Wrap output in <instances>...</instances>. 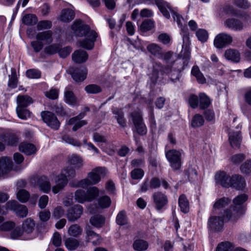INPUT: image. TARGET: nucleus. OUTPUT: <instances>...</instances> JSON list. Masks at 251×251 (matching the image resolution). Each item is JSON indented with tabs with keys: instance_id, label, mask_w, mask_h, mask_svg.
<instances>
[{
	"instance_id": "1",
	"label": "nucleus",
	"mask_w": 251,
	"mask_h": 251,
	"mask_svg": "<svg viewBox=\"0 0 251 251\" xmlns=\"http://www.w3.org/2000/svg\"><path fill=\"white\" fill-rule=\"evenodd\" d=\"M71 29L75 36L83 37L78 41L80 47L87 50L93 48L97 35L88 25L83 24L81 20H76L73 23Z\"/></svg>"
},
{
	"instance_id": "2",
	"label": "nucleus",
	"mask_w": 251,
	"mask_h": 251,
	"mask_svg": "<svg viewBox=\"0 0 251 251\" xmlns=\"http://www.w3.org/2000/svg\"><path fill=\"white\" fill-rule=\"evenodd\" d=\"M247 199L248 197L245 194L235 198L233 200V206L225 212V220H235L241 216L245 212L242 205Z\"/></svg>"
},
{
	"instance_id": "3",
	"label": "nucleus",
	"mask_w": 251,
	"mask_h": 251,
	"mask_svg": "<svg viewBox=\"0 0 251 251\" xmlns=\"http://www.w3.org/2000/svg\"><path fill=\"white\" fill-rule=\"evenodd\" d=\"M106 170L104 167H97L92 170L86 178L81 180L78 186L82 188H86L90 185L96 184L100 180V178L106 174Z\"/></svg>"
},
{
	"instance_id": "4",
	"label": "nucleus",
	"mask_w": 251,
	"mask_h": 251,
	"mask_svg": "<svg viewBox=\"0 0 251 251\" xmlns=\"http://www.w3.org/2000/svg\"><path fill=\"white\" fill-rule=\"evenodd\" d=\"M156 3L160 12L162 13L163 16L168 19L170 18V13L168 10V9H169L172 13L174 21L177 23V25L180 27H182L184 23V20L176 10L172 9L169 4L163 0H157Z\"/></svg>"
},
{
	"instance_id": "5",
	"label": "nucleus",
	"mask_w": 251,
	"mask_h": 251,
	"mask_svg": "<svg viewBox=\"0 0 251 251\" xmlns=\"http://www.w3.org/2000/svg\"><path fill=\"white\" fill-rule=\"evenodd\" d=\"M99 191L96 187H92L87 192L82 189L77 190L74 195V199L76 202L83 203L86 201H91L99 194Z\"/></svg>"
},
{
	"instance_id": "6",
	"label": "nucleus",
	"mask_w": 251,
	"mask_h": 251,
	"mask_svg": "<svg viewBox=\"0 0 251 251\" xmlns=\"http://www.w3.org/2000/svg\"><path fill=\"white\" fill-rule=\"evenodd\" d=\"M182 151L171 150L166 152V156L170 163L171 167L174 170L180 169L181 165Z\"/></svg>"
},
{
	"instance_id": "7",
	"label": "nucleus",
	"mask_w": 251,
	"mask_h": 251,
	"mask_svg": "<svg viewBox=\"0 0 251 251\" xmlns=\"http://www.w3.org/2000/svg\"><path fill=\"white\" fill-rule=\"evenodd\" d=\"M241 125H238L235 128L232 126L228 132V140L231 146L233 148H239L242 142L241 132Z\"/></svg>"
},
{
	"instance_id": "8",
	"label": "nucleus",
	"mask_w": 251,
	"mask_h": 251,
	"mask_svg": "<svg viewBox=\"0 0 251 251\" xmlns=\"http://www.w3.org/2000/svg\"><path fill=\"white\" fill-rule=\"evenodd\" d=\"M130 116L137 132L141 135L145 134L147 128L143 121L141 112L135 111L130 114Z\"/></svg>"
},
{
	"instance_id": "9",
	"label": "nucleus",
	"mask_w": 251,
	"mask_h": 251,
	"mask_svg": "<svg viewBox=\"0 0 251 251\" xmlns=\"http://www.w3.org/2000/svg\"><path fill=\"white\" fill-rule=\"evenodd\" d=\"M232 42L233 38L231 35L222 32L215 36L214 40V46L217 49H222L230 45Z\"/></svg>"
},
{
	"instance_id": "10",
	"label": "nucleus",
	"mask_w": 251,
	"mask_h": 251,
	"mask_svg": "<svg viewBox=\"0 0 251 251\" xmlns=\"http://www.w3.org/2000/svg\"><path fill=\"white\" fill-rule=\"evenodd\" d=\"M6 210H13L18 216L22 218L26 217L28 213V210L26 206L19 204L16 201H9L6 204Z\"/></svg>"
},
{
	"instance_id": "11",
	"label": "nucleus",
	"mask_w": 251,
	"mask_h": 251,
	"mask_svg": "<svg viewBox=\"0 0 251 251\" xmlns=\"http://www.w3.org/2000/svg\"><path fill=\"white\" fill-rule=\"evenodd\" d=\"M41 116L43 121L49 126L55 130L59 128L60 123L53 113L50 112H42Z\"/></svg>"
},
{
	"instance_id": "12",
	"label": "nucleus",
	"mask_w": 251,
	"mask_h": 251,
	"mask_svg": "<svg viewBox=\"0 0 251 251\" xmlns=\"http://www.w3.org/2000/svg\"><path fill=\"white\" fill-rule=\"evenodd\" d=\"M55 185L52 187V191L54 194H57L63 190L68 183V179L63 174L56 175L53 177Z\"/></svg>"
},
{
	"instance_id": "13",
	"label": "nucleus",
	"mask_w": 251,
	"mask_h": 251,
	"mask_svg": "<svg viewBox=\"0 0 251 251\" xmlns=\"http://www.w3.org/2000/svg\"><path fill=\"white\" fill-rule=\"evenodd\" d=\"M224 226V220L220 216H211L208 221V227L212 230L221 231Z\"/></svg>"
},
{
	"instance_id": "14",
	"label": "nucleus",
	"mask_w": 251,
	"mask_h": 251,
	"mask_svg": "<svg viewBox=\"0 0 251 251\" xmlns=\"http://www.w3.org/2000/svg\"><path fill=\"white\" fill-rule=\"evenodd\" d=\"M83 211V209L82 206L79 204L75 205L67 211L66 217L69 221L74 222L81 217Z\"/></svg>"
},
{
	"instance_id": "15",
	"label": "nucleus",
	"mask_w": 251,
	"mask_h": 251,
	"mask_svg": "<svg viewBox=\"0 0 251 251\" xmlns=\"http://www.w3.org/2000/svg\"><path fill=\"white\" fill-rule=\"evenodd\" d=\"M152 199L155 208L157 210L161 209L168 203L167 196L164 194L160 192L154 193L152 195Z\"/></svg>"
},
{
	"instance_id": "16",
	"label": "nucleus",
	"mask_w": 251,
	"mask_h": 251,
	"mask_svg": "<svg viewBox=\"0 0 251 251\" xmlns=\"http://www.w3.org/2000/svg\"><path fill=\"white\" fill-rule=\"evenodd\" d=\"M73 79L76 82H80L84 80L87 75V71L85 68H71L69 70Z\"/></svg>"
},
{
	"instance_id": "17",
	"label": "nucleus",
	"mask_w": 251,
	"mask_h": 251,
	"mask_svg": "<svg viewBox=\"0 0 251 251\" xmlns=\"http://www.w3.org/2000/svg\"><path fill=\"white\" fill-rule=\"evenodd\" d=\"M215 180L217 183L223 187H228L231 185V177H230L225 172H218L215 175Z\"/></svg>"
},
{
	"instance_id": "18",
	"label": "nucleus",
	"mask_w": 251,
	"mask_h": 251,
	"mask_svg": "<svg viewBox=\"0 0 251 251\" xmlns=\"http://www.w3.org/2000/svg\"><path fill=\"white\" fill-rule=\"evenodd\" d=\"M13 167L12 160L7 157H2L0 158V176L8 173Z\"/></svg>"
},
{
	"instance_id": "19",
	"label": "nucleus",
	"mask_w": 251,
	"mask_h": 251,
	"mask_svg": "<svg viewBox=\"0 0 251 251\" xmlns=\"http://www.w3.org/2000/svg\"><path fill=\"white\" fill-rule=\"evenodd\" d=\"M226 27L235 31H240L243 28V24L239 20L229 18L224 23Z\"/></svg>"
},
{
	"instance_id": "20",
	"label": "nucleus",
	"mask_w": 251,
	"mask_h": 251,
	"mask_svg": "<svg viewBox=\"0 0 251 251\" xmlns=\"http://www.w3.org/2000/svg\"><path fill=\"white\" fill-rule=\"evenodd\" d=\"M35 224L31 218L25 220L22 224V229L27 237L33 236L32 233L34 229Z\"/></svg>"
},
{
	"instance_id": "21",
	"label": "nucleus",
	"mask_w": 251,
	"mask_h": 251,
	"mask_svg": "<svg viewBox=\"0 0 251 251\" xmlns=\"http://www.w3.org/2000/svg\"><path fill=\"white\" fill-rule=\"evenodd\" d=\"M112 112L115 115V118L116 119L118 124L122 127H125L126 126V121L122 109L113 107L112 108Z\"/></svg>"
},
{
	"instance_id": "22",
	"label": "nucleus",
	"mask_w": 251,
	"mask_h": 251,
	"mask_svg": "<svg viewBox=\"0 0 251 251\" xmlns=\"http://www.w3.org/2000/svg\"><path fill=\"white\" fill-rule=\"evenodd\" d=\"M246 186V182L244 178L241 176L234 175L231 177L230 186L237 190H242Z\"/></svg>"
},
{
	"instance_id": "23",
	"label": "nucleus",
	"mask_w": 251,
	"mask_h": 251,
	"mask_svg": "<svg viewBox=\"0 0 251 251\" xmlns=\"http://www.w3.org/2000/svg\"><path fill=\"white\" fill-rule=\"evenodd\" d=\"M64 98L65 101L69 105L75 106L78 103V101L77 99L69 87L65 88Z\"/></svg>"
},
{
	"instance_id": "24",
	"label": "nucleus",
	"mask_w": 251,
	"mask_h": 251,
	"mask_svg": "<svg viewBox=\"0 0 251 251\" xmlns=\"http://www.w3.org/2000/svg\"><path fill=\"white\" fill-rule=\"evenodd\" d=\"M40 190L44 193H48L51 189V185L49 178L45 176H41L38 181Z\"/></svg>"
},
{
	"instance_id": "25",
	"label": "nucleus",
	"mask_w": 251,
	"mask_h": 251,
	"mask_svg": "<svg viewBox=\"0 0 251 251\" xmlns=\"http://www.w3.org/2000/svg\"><path fill=\"white\" fill-rule=\"evenodd\" d=\"M224 55L226 59L234 62H238L240 60V53L235 49H229L226 50Z\"/></svg>"
},
{
	"instance_id": "26",
	"label": "nucleus",
	"mask_w": 251,
	"mask_h": 251,
	"mask_svg": "<svg viewBox=\"0 0 251 251\" xmlns=\"http://www.w3.org/2000/svg\"><path fill=\"white\" fill-rule=\"evenodd\" d=\"M67 162L69 165L73 166L76 169L81 168L83 165L82 158L76 154L69 156Z\"/></svg>"
},
{
	"instance_id": "27",
	"label": "nucleus",
	"mask_w": 251,
	"mask_h": 251,
	"mask_svg": "<svg viewBox=\"0 0 251 251\" xmlns=\"http://www.w3.org/2000/svg\"><path fill=\"white\" fill-rule=\"evenodd\" d=\"M86 238L87 242H91L94 246L100 245L102 241L100 236L91 230H86Z\"/></svg>"
},
{
	"instance_id": "28",
	"label": "nucleus",
	"mask_w": 251,
	"mask_h": 251,
	"mask_svg": "<svg viewBox=\"0 0 251 251\" xmlns=\"http://www.w3.org/2000/svg\"><path fill=\"white\" fill-rule=\"evenodd\" d=\"M52 32L47 30L38 33L36 35V39L41 41L43 44H49L52 41Z\"/></svg>"
},
{
	"instance_id": "29",
	"label": "nucleus",
	"mask_w": 251,
	"mask_h": 251,
	"mask_svg": "<svg viewBox=\"0 0 251 251\" xmlns=\"http://www.w3.org/2000/svg\"><path fill=\"white\" fill-rule=\"evenodd\" d=\"M72 58L74 62L81 63L88 59V54L85 51L78 50L75 51L72 54Z\"/></svg>"
},
{
	"instance_id": "30",
	"label": "nucleus",
	"mask_w": 251,
	"mask_h": 251,
	"mask_svg": "<svg viewBox=\"0 0 251 251\" xmlns=\"http://www.w3.org/2000/svg\"><path fill=\"white\" fill-rule=\"evenodd\" d=\"M19 150L20 151L28 155L34 154L36 151L35 146L30 143L21 144L19 146Z\"/></svg>"
},
{
	"instance_id": "31",
	"label": "nucleus",
	"mask_w": 251,
	"mask_h": 251,
	"mask_svg": "<svg viewBox=\"0 0 251 251\" xmlns=\"http://www.w3.org/2000/svg\"><path fill=\"white\" fill-rule=\"evenodd\" d=\"M75 17L74 12L70 9H64L62 10L59 19L63 22H69Z\"/></svg>"
},
{
	"instance_id": "32",
	"label": "nucleus",
	"mask_w": 251,
	"mask_h": 251,
	"mask_svg": "<svg viewBox=\"0 0 251 251\" xmlns=\"http://www.w3.org/2000/svg\"><path fill=\"white\" fill-rule=\"evenodd\" d=\"M147 49L152 55L158 58L162 57V49L158 45L154 43L150 44L147 47Z\"/></svg>"
},
{
	"instance_id": "33",
	"label": "nucleus",
	"mask_w": 251,
	"mask_h": 251,
	"mask_svg": "<svg viewBox=\"0 0 251 251\" xmlns=\"http://www.w3.org/2000/svg\"><path fill=\"white\" fill-rule=\"evenodd\" d=\"M17 106L25 108L33 102V100L30 97L25 96H18L17 98Z\"/></svg>"
},
{
	"instance_id": "34",
	"label": "nucleus",
	"mask_w": 251,
	"mask_h": 251,
	"mask_svg": "<svg viewBox=\"0 0 251 251\" xmlns=\"http://www.w3.org/2000/svg\"><path fill=\"white\" fill-rule=\"evenodd\" d=\"M11 237L13 239H17L22 237L23 239L29 240L33 239L34 236H29V237H27L25 234L22 228L21 229L20 227H18L11 233Z\"/></svg>"
},
{
	"instance_id": "35",
	"label": "nucleus",
	"mask_w": 251,
	"mask_h": 251,
	"mask_svg": "<svg viewBox=\"0 0 251 251\" xmlns=\"http://www.w3.org/2000/svg\"><path fill=\"white\" fill-rule=\"evenodd\" d=\"M178 204L181 211L187 213L189 211V202L187 198L184 195L180 196L178 199Z\"/></svg>"
},
{
	"instance_id": "36",
	"label": "nucleus",
	"mask_w": 251,
	"mask_h": 251,
	"mask_svg": "<svg viewBox=\"0 0 251 251\" xmlns=\"http://www.w3.org/2000/svg\"><path fill=\"white\" fill-rule=\"evenodd\" d=\"M192 75L194 76L197 81L201 84L206 83V79L200 71L199 68L197 66H194L191 70Z\"/></svg>"
},
{
	"instance_id": "37",
	"label": "nucleus",
	"mask_w": 251,
	"mask_h": 251,
	"mask_svg": "<svg viewBox=\"0 0 251 251\" xmlns=\"http://www.w3.org/2000/svg\"><path fill=\"white\" fill-rule=\"evenodd\" d=\"M87 123L86 121L80 120L77 117L72 118L68 122V125H74V126L73 127V130L74 131H76L81 126L86 125Z\"/></svg>"
},
{
	"instance_id": "38",
	"label": "nucleus",
	"mask_w": 251,
	"mask_h": 251,
	"mask_svg": "<svg viewBox=\"0 0 251 251\" xmlns=\"http://www.w3.org/2000/svg\"><path fill=\"white\" fill-rule=\"evenodd\" d=\"M148 247V243L142 239H137L133 244V248L136 251H145Z\"/></svg>"
},
{
	"instance_id": "39",
	"label": "nucleus",
	"mask_w": 251,
	"mask_h": 251,
	"mask_svg": "<svg viewBox=\"0 0 251 251\" xmlns=\"http://www.w3.org/2000/svg\"><path fill=\"white\" fill-rule=\"evenodd\" d=\"M90 222L93 226L100 227L104 224V218L101 215H94L91 218Z\"/></svg>"
},
{
	"instance_id": "40",
	"label": "nucleus",
	"mask_w": 251,
	"mask_h": 251,
	"mask_svg": "<svg viewBox=\"0 0 251 251\" xmlns=\"http://www.w3.org/2000/svg\"><path fill=\"white\" fill-rule=\"evenodd\" d=\"M65 245L68 250L74 251L78 247L79 243L77 239L70 237L65 240Z\"/></svg>"
},
{
	"instance_id": "41",
	"label": "nucleus",
	"mask_w": 251,
	"mask_h": 251,
	"mask_svg": "<svg viewBox=\"0 0 251 251\" xmlns=\"http://www.w3.org/2000/svg\"><path fill=\"white\" fill-rule=\"evenodd\" d=\"M230 202V200L227 198H222L217 200L213 205L214 211L224 207Z\"/></svg>"
},
{
	"instance_id": "42",
	"label": "nucleus",
	"mask_w": 251,
	"mask_h": 251,
	"mask_svg": "<svg viewBox=\"0 0 251 251\" xmlns=\"http://www.w3.org/2000/svg\"><path fill=\"white\" fill-rule=\"evenodd\" d=\"M82 232V229L76 224L72 225L68 230L69 235L76 237L80 235Z\"/></svg>"
},
{
	"instance_id": "43",
	"label": "nucleus",
	"mask_w": 251,
	"mask_h": 251,
	"mask_svg": "<svg viewBox=\"0 0 251 251\" xmlns=\"http://www.w3.org/2000/svg\"><path fill=\"white\" fill-rule=\"evenodd\" d=\"M199 99L200 106L201 109L208 107L211 103L210 99L204 93L200 94Z\"/></svg>"
},
{
	"instance_id": "44",
	"label": "nucleus",
	"mask_w": 251,
	"mask_h": 251,
	"mask_svg": "<svg viewBox=\"0 0 251 251\" xmlns=\"http://www.w3.org/2000/svg\"><path fill=\"white\" fill-rule=\"evenodd\" d=\"M196 35L198 39L202 43L206 42L209 36L208 32L202 28H200L196 31Z\"/></svg>"
},
{
	"instance_id": "45",
	"label": "nucleus",
	"mask_w": 251,
	"mask_h": 251,
	"mask_svg": "<svg viewBox=\"0 0 251 251\" xmlns=\"http://www.w3.org/2000/svg\"><path fill=\"white\" fill-rule=\"evenodd\" d=\"M98 202L100 207L101 208H106L110 206L111 203L110 198L107 196L100 197L98 200Z\"/></svg>"
},
{
	"instance_id": "46",
	"label": "nucleus",
	"mask_w": 251,
	"mask_h": 251,
	"mask_svg": "<svg viewBox=\"0 0 251 251\" xmlns=\"http://www.w3.org/2000/svg\"><path fill=\"white\" fill-rule=\"evenodd\" d=\"M15 223L11 221L3 222L0 224V231L8 232L15 227Z\"/></svg>"
},
{
	"instance_id": "47",
	"label": "nucleus",
	"mask_w": 251,
	"mask_h": 251,
	"mask_svg": "<svg viewBox=\"0 0 251 251\" xmlns=\"http://www.w3.org/2000/svg\"><path fill=\"white\" fill-rule=\"evenodd\" d=\"M16 112L19 118L23 120L27 119L30 116V112L25 108L17 107Z\"/></svg>"
},
{
	"instance_id": "48",
	"label": "nucleus",
	"mask_w": 251,
	"mask_h": 251,
	"mask_svg": "<svg viewBox=\"0 0 251 251\" xmlns=\"http://www.w3.org/2000/svg\"><path fill=\"white\" fill-rule=\"evenodd\" d=\"M204 120L203 117L200 114H196L194 116L191 122V125L193 127L196 128L202 126Z\"/></svg>"
},
{
	"instance_id": "49",
	"label": "nucleus",
	"mask_w": 251,
	"mask_h": 251,
	"mask_svg": "<svg viewBox=\"0 0 251 251\" xmlns=\"http://www.w3.org/2000/svg\"><path fill=\"white\" fill-rule=\"evenodd\" d=\"M30 197L29 193L24 189L19 190L17 193V198L22 202H26Z\"/></svg>"
},
{
	"instance_id": "50",
	"label": "nucleus",
	"mask_w": 251,
	"mask_h": 251,
	"mask_svg": "<svg viewBox=\"0 0 251 251\" xmlns=\"http://www.w3.org/2000/svg\"><path fill=\"white\" fill-rule=\"evenodd\" d=\"M61 174H63V176H66L68 179L74 178L76 175L75 170L71 166L64 168Z\"/></svg>"
},
{
	"instance_id": "51",
	"label": "nucleus",
	"mask_w": 251,
	"mask_h": 251,
	"mask_svg": "<svg viewBox=\"0 0 251 251\" xmlns=\"http://www.w3.org/2000/svg\"><path fill=\"white\" fill-rule=\"evenodd\" d=\"M23 22L27 25H32L36 23L37 19L33 14H27L23 17Z\"/></svg>"
},
{
	"instance_id": "52",
	"label": "nucleus",
	"mask_w": 251,
	"mask_h": 251,
	"mask_svg": "<svg viewBox=\"0 0 251 251\" xmlns=\"http://www.w3.org/2000/svg\"><path fill=\"white\" fill-rule=\"evenodd\" d=\"M233 250L232 244L230 242H226L219 244L217 247L216 251H232Z\"/></svg>"
},
{
	"instance_id": "53",
	"label": "nucleus",
	"mask_w": 251,
	"mask_h": 251,
	"mask_svg": "<svg viewBox=\"0 0 251 251\" xmlns=\"http://www.w3.org/2000/svg\"><path fill=\"white\" fill-rule=\"evenodd\" d=\"M17 78L16 77V72L14 69L11 70V75L9 76V81L8 85L11 88H15L17 87Z\"/></svg>"
},
{
	"instance_id": "54",
	"label": "nucleus",
	"mask_w": 251,
	"mask_h": 251,
	"mask_svg": "<svg viewBox=\"0 0 251 251\" xmlns=\"http://www.w3.org/2000/svg\"><path fill=\"white\" fill-rule=\"evenodd\" d=\"M154 26L153 21L151 20H146L143 21L140 26L141 30L143 32H146L151 30Z\"/></svg>"
},
{
	"instance_id": "55",
	"label": "nucleus",
	"mask_w": 251,
	"mask_h": 251,
	"mask_svg": "<svg viewBox=\"0 0 251 251\" xmlns=\"http://www.w3.org/2000/svg\"><path fill=\"white\" fill-rule=\"evenodd\" d=\"M85 90L89 94H96L101 91L100 87L96 84H90L85 87Z\"/></svg>"
},
{
	"instance_id": "56",
	"label": "nucleus",
	"mask_w": 251,
	"mask_h": 251,
	"mask_svg": "<svg viewBox=\"0 0 251 251\" xmlns=\"http://www.w3.org/2000/svg\"><path fill=\"white\" fill-rule=\"evenodd\" d=\"M27 77L29 78L36 79L41 76V72L36 69H29L26 72Z\"/></svg>"
},
{
	"instance_id": "57",
	"label": "nucleus",
	"mask_w": 251,
	"mask_h": 251,
	"mask_svg": "<svg viewBox=\"0 0 251 251\" xmlns=\"http://www.w3.org/2000/svg\"><path fill=\"white\" fill-rule=\"evenodd\" d=\"M52 23L50 21H42L38 23L37 27L38 30L47 29L51 28Z\"/></svg>"
},
{
	"instance_id": "58",
	"label": "nucleus",
	"mask_w": 251,
	"mask_h": 251,
	"mask_svg": "<svg viewBox=\"0 0 251 251\" xmlns=\"http://www.w3.org/2000/svg\"><path fill=\"white\" fill-rule=\"evenodd\" d=\"M144 175V172L141 169H135L131 172V176L134 179H141Z\"/></svg>"
},
{
	"instance_id": "59",
	"label": "nucleus",
	"mask_w": 251,
	"mask_h": 251,
	"mask_svg": "<svg viewBox=\"0 0 251 251\" xmlns=\"http://www.w3.org/2000/svg\"><path fill=\"white\" fill-rule=\"evenodd\" d=\"M127 220L126 213L121 211L119 213L116 218V222L119 225H124L126 223Z\"/></svg>"
},
{
	"instance_id": "60",
	"label": "nucleus",
	"mask_w": 251,
	"mask_h": 251,
	"mask_svg": "<svg viewBox=\"0 0 251 251\" xmlns=\"http://www.w3.org/2000/svg\"><path fill=\"white\" fill-rule=\"evenodd\" d=\"M240 169L243 173L249 174L251 173V160H247L242 164Z\"/></svg>"
},
{
	"instance_id": "61",
	"label": "nucleus",
	"mask_w": 251,
	"mask_h": 251,
	"mask_svg": "<svg viewBox=\"0 0 251 251\" xmlns=\"http://www.w3.org/2000/svg\"><path fill=\"white\" fill-rule=\"evenodd\" d=\"M199 99L195 95H190L189 99V104L193 108H196L198 106Z\"/></svg>"
},
{
	"instance_id": "62",
	"label": "nucleus",
	"mask_w": 251,
	"mask_h": 251,
	"mask_svg": "<svg viewBox=\"0 0 251 251\" xmlns=\"http://www.w3.org/2000/svg\"><path fill=\"white\" fill-rule=\"evenodd\" d=\"M64 210L61 206L55 208L53 211V216L56 219H59L64 215Z\"/></svg>"
},
{
	"instance_id": "63",
	"label": "nucleus",
	"mask_w": 251,
	"mask_h": 251,
	"mask_svg": "<svg viewBox=\"0 0 251 251\" xmlns=\"http://www.w3.org/2000/svg\"><path fill=\"white\" fill-rule=\"evenodd\" d=\"M245 159L244 154H237L233 155L231 158V161L234 164H238Z\"/></svg>"
},
{
	"instance_id": "64",
	"label": "nucleus",
	"mask_w": 251,
	"mask_h": 251,
	"mask_svg": "<svg viewBox=\"0 0 251 251\" xmlns=\"http://www.w3.org/2000/svg\"><path fill=\"white\" fill-rule=\"evenodd\" d=\"M52 244L56 247L60 246L61 244V237L60 234L58 232H55L54 233L52 239Z\"/></svg>"
}]
</instances>
